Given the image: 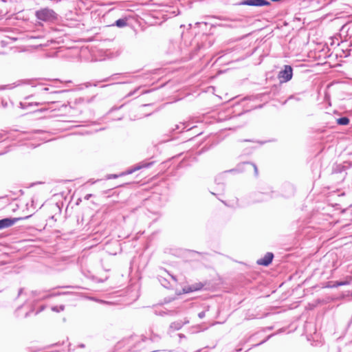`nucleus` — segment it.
I'll return each instance as SVG.
<instances>
[{
  "label": "nucleus",
  "instance_id": "obj_8",
  "mask_svg": "<svg viewBox=\"0 0 352 352\" xmlns=\"http://www.w3.org/2000/svg\"><path fill=\"white\" fill-rule=\"evenodd\" d=\"M133 171H134V170H127V171H126V172H125V173H122L120 175V176H122V175H126V174H131V173H132Z\"/></svg>",
  "mask_w": 352,
  "mask_h": 352
},
{
  "label": "nucleus",
  "instance_id": "obj_2",
  "mask_svg": "<svg viewBox=\"0 0 352 352\" xmlns=\"http://www.w3.org/2000/svg\"><path fill=\"white\" fill-rule=\"evenodd\" d=\"M292 77V69L289 65H285L283 71L279 72L278 78L281 82H287Z\"/></svg>",
  "mask_w": 352,
  "mask_h": 352
},
{
  "label": "nucleus",
  "instance_id": "obj_5",
  "mask_svg": "<svg viewBox=\"0 0 352 352\" xmlns=\"http://www.w3.org/2000/svg\"><path fill=\"white\" fill-rule=\"evenodd\" d=\"M17 220L18 219L9 218L0 220V229H3L12 226Z\"/></svg>",
  "mask_w": 352,
  "mask_h": 352
},
{
  "label": "nucleus",
  "instance_id": "obj_6",
  "mask_svg": "<svg viewBox=\"0 0 352 352\" xmlns=\"http://www.w3.org/2000/svg\"><path fill=\"white\" fill-rule=\"evenodd\" d=\"M349 122V120L347 118H341L337 120V123L340 125H346Z\"/></svg>",
  "mask_w": 352,
  "mask_h": 352
},
{
  "label": "nucleus",
  "instance_id": "obj_3",
  "mask_svg": "<svg viewBox=\"0 0 352 352\" xmlns=\"http://www.w3.org/2000/svg\"><path fill=\"white\" fill-rule=\"evenodd\" d=\"M269 4V2L266 0H245L244 1L241 3V5H247V6H267Z\"/></svg>",
  "mask_w": 352,
  "mask_h": 352
},
{
  "label": "nucleus",
  "instance_id": "obj_9",
  "mask_svg": "<svg viewBox=\"0 0 352 352\" xmlns=\"http://www.w3.org/2000/svg\"><path fill=\"white\" fill-rule=\"evenodd\" d=\"M118 177V175H112V176L109 177V178H116V177Z\"/></svg>",
  "mask_w": 352,
  "mask_h": 352
},
{
  "label": "nucleus",
  "instance_id": "obj_1",
  "mask_svg": "<svg viewBox=\"0 0 352 352\" xmlns=\"http://www.w3.org/2000/svg\"><path fill=\"white\" fill-rule=\"evenodd\" d=\"M37 17L43 21L54 19L56 18L54 12L50 9H43L36 12Z\"/></svg>",
  "mask_w": 352,
  "mask_h": 352
},
{
  "label": "nucleus",
  "instance_id": "obj_7",
  "mask_svg": "<svg viewBox=\"0 0 352 352\" xmlns=\"http://www.w3.org/2000/svg\"><path fill=\"white\" fill-rule=\"evenodd\" d=\"M116 25L119 28H122L126 25V22L125 19H120L116 21Z\"/></svg>",
  "mask_w": 352,
  "mask_h": 352
},
{
  "label": "nucleus",
  "instance_id": "obj_4",
  "mask_svg": "<svg viewBox=\"0 0 352 352\" xmlns=\"http://www.w3.org/2000/svg\"><path fill=\"white\" fill-rule=\"evenodd\" d=\"M273 254L268 252L267 253L263 258H261L257 261V263L261 265L267 266L272 261Z\"/></svg>",
  "mask_w": 352,
  "mask_h": 352
}]
</instances>
